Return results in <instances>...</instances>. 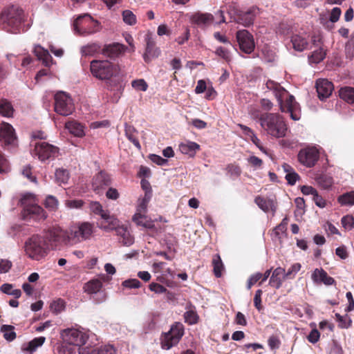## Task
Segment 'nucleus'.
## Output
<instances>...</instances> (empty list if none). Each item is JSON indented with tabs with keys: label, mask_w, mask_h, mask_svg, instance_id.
<instances>
[{
	"label": "nucleus",
	"mask_w": 354,
	"mask_h": 354,
	"mask_svg": "<svg viewBox=\"0 0 354 354\" xmlns=\"http://www.w3.org/2000/svg\"><path fill=\"white\" fill-rule=\"evenodd\" d=\"M266 87L268 89L272 91L278 101L280 110L282 112H292V110L296 108L297 103L295 101L294 96L290 95L288 92L277 82L272 80H268Z\"/></svg>",
	"instance_id": "nucleus-5"
},
{
	"label": "nucleus",
	"mask_w": 354,
	"mask_h": 354,
	"mask_svg": "<svg viewBox=\"0 0 354 354\" xmlns=\"http://www.w3.org/2000/svg\"><path fill=\"white\" fill-rule=\"evenodd\" d=\"M66 129L76 137H83L85 135L84 127L76 121H70L66 123Z\"/></svg>",
	"instance_id": "nucleus-30"
},
{
	"label": "nucleus",
	"mask_w": 354,
	"mask_h": 354,
	"mask_svg": "<svg viewBox=\"0 0 354 354\" xmlns=\"http://www.w3.org/2000/svg\"><path fill=\"white\" fill-rule=\"evenodd\" d=\"M326 56L325 51L319 48L318 50H314L311 57H310V62L314 63H319L322 61Z\"/></svg>",
	"instance_id": "nucleus-54"
},
{
	"label": "nucleus",
	"mask_w": 354,
	"mask_h": 354,
	"mask_svg": "<svg viewBox=\"0 0 354 354\" xmlns=\"http://www.w3.org/2000/svg\"><path fill=\"white\" fill-rule=\"evenodd\" d=\"M83 205L82 200H67L65 201V206L70 209H80Z\"/></svg>",
	"instance_id": "nucleus-59"
},
{
	"label": "nucleus",
	"mask_w": 354,
	"mask_h": 354,
	"mask_svg": "<svg viewBox=\"0 0 354 354\" xmlns=\"http://www.w3.org/2000/svg\"><path fill=\"white\" fill-rule=\"evenodd\" d=\"M317 183L324 189H329L333 184L332 176L328 174L320 175L317 178Z\"/></svg>",
	"instance_id": "nucleus-42"
},
{
	"label": "nucleus",
	"mask_w": 354,
	"mask_h": 354,
	"mask_svg": "<svg viewBox=\"0 0 354 354\" xmlns=\"http://www.w3.org/2000/svg\"><path fill=\"white\" fill-rule=\"evenodd\" d=\"M179 150L182 153L194 157L197 151L200 149V145L194 142L186 141L179 145Z\"/></svg>",
	"instance_id": "nucleus-27"
},
{
	"label": "nucleus",
	"mask_w": 354,
	"mask_h": 354,
	"mask_svg": "<svg viewBox=\"0 0 354 354\" xmlns=\"http://www.w3.org/2000/svg\"><path fill=\"white\" fill-rule=\"evenodd\" d=\"M55 175L56 181L60 184L67 183V182L69 179L68 171L66 169H63V168H59V169H56Z\"/></svg>",
	"instance_id": "nucleus-43"
},
{
	"label": "nucleus",
	"mask_w": 354,
	"mask_h": 354,
	"mask_svg": "<svg viewBox=\"0 0 354 354\" xmlns=\"http://www.w3.org/2000/svg\"><path fill=\"white\" fill-rule=\"evenodd\" d=\"M34 53L45 66L49 67L53 64V58L48 51L41 46H35Z\"/></svg>",
	"instance_id": "nucleus-26"
},
{
	"label": "nucleus",
	"mask_w": 354,
	"mask_h": 354,
	"mask_svg": "<svg viewBox=\"0 0 354 354\" xmlns=\"http://www.w3.org/2000/svg\"><path fill=\"white\" fill-rule=\"evenodd\" d=\"M132 221L136 225L146 229H153L154 227V221L149 217L146 213L136 212L132 216Z\"/></svg>",
	"instance_id": "nucleus-23"
},
{
	"label": "nucleus",
	"mask_w": 354,
	"mask_h": 354,
	"mask_svg": "<svg viewBox=\"0 0 354 354\" xmlns=\"http://www.w3.org/2000/svg\"><path fill=\"white\" fill-rule=\"evenodd\" d=\"M184 334V328L182 324L176 323L169 331L165 333L161 337V346L163 349L169 350L176 345Z\"/></svg>",
	"instance_id": "nucleus-9"
},
{
	"label": "nucleus",
	"mask_w": 354,
	"mask_h": 354,
	"mask_svg": "<svg viewBox=\"0 0 354 354\" xmlns=\"http://www.w3.org/2000/svg\"><path fill=\"white\" fill-rule=\"evenodd\" d=\"M43 237L46 239V243L52 247L61 243L69 245L68 232L60 227L50 229Z\"/></svg>",
	"instance_id": "nucleus-13"
},
{
	"label": "nucleus",
	"mask_w": 354,
	"mask_h": 354,
	"mask_svg": "<svg viewBox=\"0 0 354 354\" xmlns=\"http://www.w3.org/2000/svg\"><path fill=\"white\" fill-rule=\"evenodd\" d=\"M301 266L299 263H294L291 266V267L288 270V271L285 272V277L286 279H292L295 277L296 274L300 270Z\"/></svg>",
	"instance_id": "nucleus-55"
},
{
	"label": "nucleus",
	"mask_w": 354,
	"mask_h": 354,
	"mask_svg": "<svg viewBox=\"0 0 354 354\" xmlns=\"http://www.w3.org/2000/svg\"><path fill=\"white\" fill-rule=\"evenodd\" d=\"M255 203L257 206L265 212L270 210L275 211V206L274 201L271 199H266L261 196H257L254 199Z\"/></svg>",
	"instance_id": "nucleus-32"
},
{
	"label": "nucleus",
	"mask_w": 354,
	"mask_h": 354,
	"mask_svg": "<svg viewBox=\"0 0 354 354\" xmlns=\"http://www.w3.org/2000/svg\"><path fill=\"white\" fill-rule=\"evenodd\" d=\"M46 338L44 337H35L28 343H24L21 346V350L30 353L35 351L37 348L41 346L45 342Z\"/></svg>",
	"instance_id": "nucleus-29"
},
{
	"label": "nucleus",
	"mask_w": 354,
	"mask_h": 354,
	"mask_svg": "<svg viewBox=\"0 0 354 354\" xmlns=\"http://www.w3.org/2000/svg\"><path fill=\"white\" fill-rule=\"evenodd\" d=\"M137 134L138 131L133 127L127 124L125 125V135L127 138L136 147L140 149L141 146L137 138Z\"/></svg>",
	"instance_id": "nucleus-36"
},
{
	"label": "nucleus",
	"mask_w": 354,
	"mask_h": 354,
	"mask_svg": "<svg viewBox=\"0 0 354 354\" xmlns=\"http://www.w3.org/2000/svg\"><path fill=\"white\" fill-rule=\"evenodd\" d=\"M90 209L94 214L100 215V217H106V213L108 212L107 210H104L102 205L97 201L91 202Z\"/></svg>",
	"instance_id": "nucleus-46"
},
{
	"label": "nucleus",
	"mask_w": 354,
	"mask_h": 354,
	"mask_svg": "<svg viewBox=\"0 0 354 354\" xmlns=\"http://www.w3.org/2000/svg\"><path fill=\"white\" fill-rule=\"evenodd\" d=\"M284 279H286L285 269L281 267H278L272 272L269 281V284L278 289L281 286L282 282Z\"/></svg>",
	"instance_id": "nucleus-24"
},
{
	"label": "nucleus",
	"mask_w": 354,
	"mask_h": 354,
	"mask_svg": "<svg viewBox=\"0 0 354 354\" xmlns=\"http://www.w3.org/2000/svg\"><path fill=\"white\" fill-rule=\"evenodd\" d=\"M13 112L14 109L9 101L5 99L0 101V115L9 118L12 116Z\"/></svg>",
	"instance_id": "nucleus-39"
},
{
	"label": "nucleus",
	"mask_w": 354,
	"mask_h": 354,
	"mask_svg": "<svg viewBox=\"0 0 354 354\" xmlns=\"http://www.w3.org/2000/svg\"><path fill=\"white\" fill-rule=\"evenodd\" d=\"M124 51V46L119 43L106 45L102 49V54L108 57L114 58Z\"/></svg>",
	"instance_id": "nucleus-25"
},
{
	"label": "nucleus",
	"mask_w": 354,
	"mask_h": 354,
	"mask_svg": "<svg viewBox=\"0 0 354 354\" xmlns=\"http://www.w3.org/2000/svg\"><path fill=\"white\" fill-rule=\"evenodd\" d=\"M338 202L342 205H354V191L347 192L338 197Z\"/></svg>",
	"instance_id": "nucleus-44"
},
{
	"label": "nucleus",
	"mask_w": 354,
	"mask_h": 354,
	"mask_svg": "<svg viewBox=\"0 0 354 354\" xmlns=\"http://www.w3.org/2000/svg\"><path fill=\"white\" fill-rule=\"evenodd\" d=\"M110 176L104 171L95 175L92 180V188L97 194L102 193V190L111 184Z\"/></svg>",
	"instance_id": "nucleus-16"
},
{
	"label": "nucleus",
	"mask_w": 354,
	"mask_h": 354,
	"mask_svg": "<svg viewBox=\"0 0 354 354\" xmlns=\"http://www.w3.org/2000/svg\"><path fill=\"white\" fill-rule=\"evenodd\" d=\"M212 264L214 266V273L216 277H220L222 275L223 270V264L221 259L218 254H215L212 259Z\"/></svg>",
	"instance_id": "nucleus-41"
},
{
	"label": "nucleus",
	"mask_w": 354,
	"mask_h": 354,
	"mask_svg": "<svg viewBox=\"0 0 354 354\" xmlns=\"http://www.w3.org/2000/svg\"><path fill=\"white\" fill-rule=\"evenodd\" d=\"M100 23L88 14L80 15L73 23L75 32L80 35H86L100 31Z\"/></svg>",
	"instance_id": "nucleus-7"
},
{
	"label": "nucleus",
	"mask_w": 354,
	"mask_h": 354,
	"mask_svg": "<svg viewBox=\"0 0 354 354\" xmlns=\"http://www.w3.org/2000/svg\"><path fill=\"white\" fill-rule=\"evenodd\" d=\"M339 95L340 98L348 103H354V88L349 86L341 88Z\"/></svg>",
	"instance_id": "nucleus-38"
},
{
	"label": "nucleus",
	"mask_w": 354,
	"mask_h": 354,
	"mask_svg": "<svg viewBox=\"0 0 354 354\" xmlns=\"http://www.w3.org/2000/svg\"><path fill=\"white\" fill-rule=\"evenodd\" d=\"M236 39L241 51L250 54L255 45L253 36L247 30H241L236 32Z\"/></svg>",
	"instance_id": "nucleus-15"
},
{
	"label": "nucleus",
	"mask_w": 354,
	"mask_h": 354,
	"mask_svg": "<svg viewBox=\"0 0 354 354\" xmlns=\"http://www.w3.org/2000/svg\"><path fill=\"white\" fill-rule=\"evenodd\" d=\"M291 42L293 48L297 51H303L308 46L307 39L304 35H295L292 37Z\"/></svg>",
	"instance_id": "nucleus-34"
},
{
	"label": "nucleus",
	"mask_w": 354,
	"mask_h": 354,
	"mask_svg": "<svg viewBox=\"0 0 354 354\" xmlns=\"http://www.w3.org/2000/svg\"><path fill=\"white\" fill-rule=\"evenodd\" d=\"M117 235L120 237V241L126 246H130L134 243V238L130 233L128 227L124 225H120V223L114 230Z\"/></svg>",
	"instance_id": "nucleus-22"
},
{
	"label": "nucleus",
	"mask_w": 354,
	"mask_h": 354,
	"mask_svg": "<svg viewBox=\"0 0 354 354\" xmlns=\"http://www.w3.org/2000/svg\"><path fill=\"white\" fill-rule=\"evenodd\" d=\"M1 332L3 334L4 338L8 341H12L16 337V333L12 326L3 325L1 328Z\"/></svg>",
	"instance_id": "nucleus-45"
},
{
	"label": "nucleus",
	"mask_w": 354,
	"mask_h": 354,
	"mask_svg": "<svg viewBox=\"0 0 354 354\" xmlns=\"http://www.w3.org/2000/svg\"><path fill=\"white\" fill-rule=\"evenodd\" d=\"M311 278L315 283H323L326 286H330L335 283L334 279L328 276L327 272L322 268H316L312 273Z\"/></svg>",
	"instance_id": "nucleus-20"
},
{
	"label": "nucleus",
	"mask_w": 354,
	"mask_h": 354,
	"mask_svg": "<svg viewBox=\"0 0 354 354\" xmlns=\"http://www.w3.org/2000/svg\"><path fill=\"white\" fill-rule=\"evenodd\" d=\"M343 227L346 230H351L354 227V218L351 215H346L341 220Z\"/></svg>",
	"instance_id": "nucleus-53"
},
{
	"label": "nucleus",
	"mask_w": 354,
	"mask_h": 354,
	"mask_svg": "<svg viewBox=\"0 0 354 354\" xmlns=\"http://www.w3.org/2000/svg\"><path fill=\"white\" fill-rule=\"evenodd\" d=\"M122 18L125 24L132 26L136 23V17L129 10H126L122 12Z\"/></svg>",
	"instance_id": "nucleus-50"
},
{
	"label": "nucleus",
	"mask_w": 354,
	"mask_h": 354,
	"mask_svg": "<svg viewBox=\"0 0 354 354\" xmlns=\"http://www.w3.org/2000/svg\"><path fill=\"white\" fill-rule=\"evenodd\" d=\"M0 290L6 295L13 296L15 299L19 298L21 295V291L19 289H14L13 285L10 283H3L0 287Z\"/></svg>",
	"instance_id": "nucleus-40"
},
{
	"label": "nucleus",
	"mask_w": 354,
	"mask_h": 354,
	"mask_svg": "<svg viewBox=\"0 0 354 354\" xmlns=\"http://www.w3.org/2000/svg\"><path fill=\"white\" fill-rule=\"evenodd\" d=\"M341 13H342V11L339 8H337V7L333 8L332 9L330 15V18H329L330 21L333 23L337 22L339 19Z\"/></svg>",
	"instance_id": "nucleus-63"
},
{
	"label": "nucleus",
	"mask_w": 354,
	"mask_h": 354,
	"mask_svg": "<svg viewBox=\"0 0 354 354\" xmlns=\"http://www.w3.org/2000/svg\"><path fill=\"white\" fill-rule=\"evenodd\" d=\"M213 15L207 13H196L192 17V22L198 26L209 24L213 21Z\"/></svg>",
	"instance_id": "nucleus-33"
},
{
	"label": "nucleus",
	"mask_w": 354,
	"mask_h": 354,
	"mask_svg": "<svg viewBox=\"0 0 354 354\" xmlns=\"http://www.w3.org/2000/svg\"><path fill=\"white\" fill-rule=\"evenodd\" d=\"M261 127L270 136L276 138H283L288 131L283 118L277 113H266L259 118Z\"/></svg>",
	"instance_id": "nucleus-1"
},
{
	"label": "nucleus",
	"mask_w": 354,
	"mask_h": 354,
	"mask_svg": "<svg viewBox=\"0 0 354 354\" xmlns=\"http://www.w3.org/2000/svg\"><path fill=\"white\" fill-rule=\"evenodd\" d=\"M316 88L319 99L328 97L333 91V85L327 80H319L316 83Z\"/></svg>",
	"instance_id": "nucleus-19"
},
{
	"label": "nucleus",
	"mask_w": 354,
	"mask_h": 354,
	"mask_svg": "<svg viewBox=\"0 0 354 354\" xmlns=\"http://www.w3.org/2000/svg\"><path fill=\"white\" fill-rule=\"evenodd\" d=\"M20 202L23 206L22 216L24 219L40 221L47 218L48 215L46 211L38 205L35 194L31 193L24 194Z\"/></svg>",
	"instance_id": "nucleus-2"
},
{
	"label": "nucleus",
	"mask_w": 354,
	"mask_h": 354,
	"mask_svg": "<svg viewBox=\"0 0 354 354\" xmlns=\"http://www.w3.org/2000/svg\"><path fill=\"white\" fill-rule=\"evenodd\" d=\"M100 49V46L97 44H89L81 48V53L83 55L91 56L97 53Z\"/></svg>",
	"instance_id": "nucleus-47"
},
{
	"label": "nucleus",
	"mask_w": 354,
	"mask_h": 354,
	"mask_svg": "<svg viewBox=\"0 0 354 354\" xmlns=\"http://www.w3.org/2000/svg\"><path fill=\"white\" fill-rule=\"evenodd\" d=\"M68 232L69 245H71L89 239L93 232V227L87 222L79 223L71 227Z\"/></svg>",
	"instance_id": "nucleus-8"
},
{
	"label": "nucleus",
	"mask_w": 354,
	"mask_h": 354,
	"mask_svg": "<svg viewBox=\"0 0 354 354\" xmlns=\"http://www.w3.org/2000/svg\"><path fill=\"white\" fill-rule=\"evenodd\" d=\"M106 214V217H101L102 220L97 222L98 227L106 232L114 230L120 223L119 221L114 216L110 215L109 212Z\"/></svg>",
	"instance_id": "nucleus-21"
},
{
	"label": "nucleus",
	"mask_w": 354,
	"mask_h": 354,
	"mask_svg": "<svg viewBox=\"0 0 354 354\" xmlns=\"http://www.w3.org/2000/svg\"><path fill=\"white\" fill-rule=\"evenodd\" d=\"M319 158V151L315 147H307L301 149L298 153V160L307 167L315 165Z\"/></svg>",
	"instance_id": "nucleus-14"
},
{
	"label": "nucleus",
	"mask_w": 354,
	"mask_h": 354,
	"mask_svg": "<svg viewBox=\"0 0 354 354\" xmlns=\"http://www.w3.org/2000/svg\"><path fill=\"white\" fill-rule=\"evenodd\" d=\"M102 288V283L99 279H92L85 283L84 291L89 295L97 294L100 292Z\"/></svg>",
	"instance_id": "nucleus-35"
},
{
	"label": "nucleus",
	"mask_w": 354,
	"mask_h": 354,
	"mask_svg": "<svg viewBox=\"0 0 354 354\" xmlns=\"http://www.w3.org/2000/svg\"><path fill=\"white\" fill-rule=\"evenodd\" d=\"M24 248L26 255L35 261H40L44 259L49 250L46 239L39 235H34L28 239Z\"/></svg>",
	"instance_id": "nucleus-4"
},
{
	"label": "nucleus",
	"mask_w": 354,
	"mask_h": 354,
	"mask_svg": "<svg viewBox=\"0 0 354 354\" xmlns=\"http://www.w3.org/2000/svg\"><path fill=\"white\" fill-rule=\"evenodd\" d=\"M90 70L95 77L101 80H109L120 73V67L108 60H93L90 64Z\"/></svg>",
	"instance_id": "nucleus-6"
},
{
	"label": "nucleus",
	"mask_w": 354,
	"mask_h": 354,
	"mask_svg": "<svg viewBox=\"0 0 354 354\" xmlns=\"http://www.w3.org/2000/svg\"><path fill=\"white\" fill-rule=\"evenodd\" d=\"M16 140L13 127L8 123H2L0 127V141L8 145H15Z\"/></svg>",
	"instance_id": "nucleus-17"
},
{
	"label": "nucleus",
	"mask_w": 354,
	"mask_h": 354,
	"mask_svg": "<svg viewBox=\"0 0 354 354\" xmlns=\"http://www.w3.org/2000/svg\"><path fill=\"white\" fill-rule=\"evenodd\" d=\"M320 333L317 329H313L307 337L308 340L312 343L315 344L319 339Z\"/></svg>",
	"instance_id": "nucleus-64"
},
{
	"label": "nucleus",
	"mask_w": 354,
	"mask_h": 354,
	"mask_svg": "<svg viewBox=\"0 0 354 354\" xmlns=\"http://www.w3.org/2000/svg\"><path fill=\"white\" fill-rule=\"evenodd\" d=\"M151 198V189L147 190L142 198H140L138 200V204L136 206V212L146 213L147 212L148 204Z\"/></svg>",
	"instance_id": "nucleus-31"
},
{
	"label": "nucleus",
	"mask_w": 354,
	"mask_h": 354,
	"mask_svg": "<svg viewBox=\"0 0 354 354\" xmlns=\"http://www.w3.org/2000/svg\"><path fill=\"white\" fill-rule=\"evenodd\" d=\"M216 54L222 57L226 62H229L231 60V56L230 52L223 47H218L216 50Z\"/></svg>",
	"instance_id": "nucleus-60"
},
{
	"label": "nucleus",
	"mask_w": 354,
	"mask_h": 354,
	"mask_svg": "<svg viewBox=\"0 0 354 354\" xmlns=\"http://www.w3.org/2000/svg\"><path fill=\"white\" fill-rule=\"evenodd\" d=\"M24 12L21 9L11 6L0 15V26L7 32L17 33L20 31Z\"/></svg>",
	"instance_id": "nucleus-3"
},
{
	"label": "nucleus",
	"mask_w": 354,
	"mask_h": 354,
	"mask_svg": "<svg viewBox=\"0 0 354 354\" xmlns=\"http://www.w3.org/2000/svg\"><path fill=\"white\" fill-rule=\"evenodd\" d=\"M283 171L286 173L285 178L287 180L290 185H295L299 179V175L294 171V169L288 164L284 163L282 165Z\"/></svg>",
	"instance_id": "nucleus-37"
},
{
	"label": "nucleus",
	"mask_w": 354,
	"mask_h": 354,
	"mask_svg": "<svg viewBox=\"0 0 354 354\" xmlns=\"http://www.w3.org/2000/svg\"><path fill=\"white\" fill-rule=\"evenodd\" d=\"M34 155L37 156L41 161L56 157L59 153V149L46 142H37L35 144Z\"/></svg>",
	"instance_id": "nucleus-12"
},
{
	"label": "nucleus",
	"mask_w": 354,
	"mask_h": 354,
	"mask_svg": "<svg viewBox=\"0 0 354 354\" xmlns=\"http://www.w3.org/2000/svg\"><path fill=\"white\" fill-rule=\"evenodd\" d=\"M116 349L111 344L102 346L97 350V354H115Z\"/></svg>",
	"instance_id": "nucleus-58"
},
{
	"label": "nucleus",
	"mask_w": 354,
	"mask_h": 354,
	"mask_svg": "<svg viewBox=\"0 0 354 354\" xmlns=\"http://www.w3.org/2000/svg\"><path fill=\"white\" fill-rule=\"evenodd\" d=\"M44 205L49 210L55 211L58 207L59 201L55 196L49 195L45 200Z\"/></svg>",
	"instance_id": "nucleus-48"
},
{
	"label": "nucleus",
	"mask_w": 354,
	"mask_h": 354,
	"mask_svg": "<svg viewBox=\"0 0 354 354\" xmlns=\"http://www.w3.org/2000/svg\"><path fill=\"white\" fill-rule=\"evenodd\" d=\"M122 286L124 288L132 289V288H138L141 286V283L137 279H129L124 281L122 283Z\"/></svg>",
	"instance_id": "nucleus-56"
},
{
	"label": "nucleus",
	"mask_w": 354,
	"mask_h": 354,
	"mask_svg": "<svg viewBox=\"0 0 354 354\" xmlns=\"http://www.w3.org/2000/svg\"><path fill=\"white\" fill-rule=\"evenodd\" d=\"M185 319L189 324H194L197 322L198 316L194 311H187L185 313Z\"/></svg>",
	"instance_id": "nucleus-61"
},
{
	"label": "nucleus",
	"mask_w": 354,
	"mask_h": 354,
	"mask_svg": "<svg viewBox=\"0 0 354 354\" xmlns=\"http://www.w3.org/2000/svg\"><path fill=\"white\" fill-rule=\"evenodd\" d=\"M160 50L155 48V42L151 38H149L147 41L146 50L143 55L144 59L146 62L151 61V58L158 57L160 55Z\"/></svg>",
	"instance_id": "nucleus-28"
},
{
	"label": "nucleus",
	"mask_w": 354,
	"mask_h": 354,
	"mask_svg": "<svg viewBox=\"0 0 354 354\" xmlns=\"http://www.w3.org/2000/svg\"><path fill=\"white\" fill-rule=\"evenodd\" d=\"M50 308L52 312L58 314L64 310L65 308V303L62 299H59L53 301Z\"/></svg>",
	"instance_id": "nucleus-51"
},
{
	"label": "nucleus",
	"mask_w": 354,
	"mask_h": 354,
	"mask_svg": "<svg viewBox=\"0 0 354 354\" xmlns=\"http://www.w3.org/2000/svg\"><path fill=\"white\" fill-rule=\"evenodd\" d=\"M257 9L251 8L245 12H240L236 17L234 18V21L243 26H249L254 22Z\"/></svg>",
	"instance_id": "nucleus-18"
},
{
	"label": "nucleus",
	"mask_w": 354,
	"mask_h": 354,
	"mask_svg": "<svg viewBox=\"0 0 354 354\" xmlns=\"http://www.w3.org/2000/svg\"><path fill=\"white\" fill-rule=\"evenodd\" d=\"M61 336L64 342L78 347L84 346L88 338L86 333L73 328L63 330L61 333Z\"/></svg>",
	"instance_id": "nucleus-11"
},
{
	"label": "nucleus",
	"mask_w": 354,
	"mask_h": 354,
	"mask_svg": "<svg viewBox=\"0 0 354 354\" xmlns=\"http://www.w3.org/2000/svg\"><path fill=\"white\" fill-rule=\"evenodd\" d=\"M335 317L339 323V327L341 328H348L351 326L352 321L347 315L342 316L339 313H336Z\"/></svg>",
	"instance_id": "nucleus-49"
},
{
	"label": "nucleus",
	"mask_w": 354,
	"mask_h": 354,
	"mask_svg": "<svg viewBox=\"0 0 354 354\" xmlns=\"http://www.w3.org/2000/svg\"><path fill=\"white\" fill-rule=\"evenodd\" d=\"M131 85L137 91H145L148 88V84L143 79L133 80Z\"/></svg>",
	"instance_id": "nucleus-57"
},
{
	"label": "nucleus",
	"mask_w": 354,
	"mask_h": 354,
	"mask_svg": "<svg viewBox=\"0 0 354 354\" xmlns=\"http://www.w3.org/2000/svg\"><path fill=\"white\" fill-rule=\"evenodd\" d=\"M149 288L151 291H153L157 294H162L167 291L166 288L157 283H151L149 285Z\"/></svg>",
	"instance_id": "nucleus-62"
},
{
	"label": "nucleus",
	"mask_w": 354,
	"mask_h": 354,
	"mask_svg": "<svg viewBox=\"0 0 354 354\" xmlns=\"http://www.w3.org/2000/svg\"><path fill=\"white\" fill-rule=\"evenodd\" d=\"M75 106L71 97L65 92L59 91L55 95V111L64 116L73 113Z\"/></svg>",
	"instance_id": "nucleus-10"
},
{
	"label": "nucleus",
	"mask_w": 354,
	"mask_h": 354,
	"mask_svg": "<svg viewBox=\"0 0 354 354\" xmlns=\"http://www.w3.org/2000/svg\"><path fill=\"white\" fill-rule=\"evenodd\" d=\"M286 236V230L283 228L279 230V225H278L273 230L272 239L275 241L281 242L282 239Z\"/></svg>",
	"instance_id": "nucleus-52"
}]
</instances>
